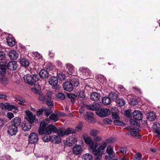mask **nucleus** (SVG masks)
I'll return each mask as SVG.
<instances>
[{
    "mask_svg": "<svg viewBox=\"0 0 160 160\" xmlns=\"http://www.w3.org/2000/svg\"><path fill=\"white\" fill-rule=\"evenodd\" d=\"M47 124L44 122H42L40 125V127L38 129V131L40 135H43L42 136V138L43 141L44 142H48L50 140V138L49 136L48 138V135H49L51 133L47 134L45 133L44 132L47 131L46 129L47 128L46 127Z\"/></svg>",
    "mask_w": 160,
    "mask_h": 160,
    "instance_id": "nucleus-1",
    "label": "nucleus"
},
{
    "mask_svg": "<svg viewBox=\"0 0 160 160\" xmlns=\"http://www.w3.org/2000/svg\"><path fill=\"white\" fill-rule=\"evenodd\" d=\"M45 133L48 134L51 133L52 132L54 133H57L59 137H63L64 136V129L62 128L58 129L54 125L50 124L47 126V128L46 129Z\"/></svg>",
    "mask_w": 160,
    "mask_h": 160,
    "instance_id": "nucleus-2",
    "label": "nucleus"
},
{
    "mask_svg": "<svg viewBox=\"0 0 160 160\" xmlns=\"http://www.w3.org/2000/svg\"><path fill=\"white\" fill-rule=\"evenodd\" d=\"M85 142L89 145V150L91 152H92L94 150H97V143H94L90 137H87L84 138Z\"/></svg>",
    "mask_w": 160,
    "mask_h": 160,
    "instance_id": "nucleus-3",
    "label": "nucleus"
},
{
    "mask_svg": "<svg viewBox=\"0 0 160 160\" xmlns=\"http://www.w3.org/2000/svg\"><path fill=\"white\" fill-rule=\"evenodd\" d=\"M104 147L103 146H99L96 150L93 151L92 153L96 156L95 160H102V155L105 150H104Z\"/></svg>",
    "mask_w": 160,
    "mask_h": 160,
    "instance_id": "nucleus-4",
    "label": "nucleus"
},
{
    "mask_svg": "<svg viewBox=\"0 0 160 160\" xmlns=\"http://www.w3.org/2000/svg\"><path fill=\"white\" fill-rule=\"evenodd\" d=\"M23 78L25 82L30 85L35 84L36 82L38 80L36 75L32 76L29 74L25 76Z\"/></svg>",
    "mask_w": 160,
    "mask_h": 160,
    "instance_id": "nucleus-5",
    "label": "nucleus"
},
{
    "mask_svg": "<svg viewBox=\"0 0 160 160\" xmlns=\"http://www.w3.org/2000/svg\"><path fill=\"white\" fill-rule=\"evenodd\" d=\"M26 115L25 118L31 124L38 121V119L36 118L35 116L33 113L29 110H26L25 111Z\"/></svg>",
    "mask_w": 160,
    "mask_h": 160,
    "instance_id": "nucleus-6",
    "label": "nucleus"
},
{
    "mask_svg": "<svg viewBox=\"0 0 160 160\" xmlns=\"http://www.w3.org/2000/svg\"><path fill=\"white\" fill-rule=\"evenodd\" d=\"M82 77L84 79L90 78V75L91 74V72L87 68H80L79 69Z\"/></svg>",
    "mask_w": 160,
    "mask_h": 160,
    "instance_id": "nucleus-7",
    "label": "nucleus"
},
{
    "mask_svg": "<svg viewBox=\"0 0 160 160\" xmlns=\"http://www.w3.org/2000/svg\"><path fill=\"white\" fill-rule=\"evenodd\" d=\"M97 115L101 118H104L109 115L110 111L109 109L101 108L96 112Z\"/></svg>",
    "mask_w": 160,
    "mask_h": 160,
    "instance_id": "nucleus-8",
    "label": "nucleus"
},
{
    "mask_svg": "<svg viewBox=\"0 0 160 160\" xmlns=\"http://www.w3.org/2000/svg\"><path fill=\"white\" fill-rule=\"evenodd\" d=\"M101 106V103L100 102H93L92 104L86 105L87 109L90 110H96L98 109Z\"/></svg>",
    "mask_w": 160,
    "mask_h": 160,
    "instance_id": "nucleus-9",
    "label": "nucleus"
},
{
    "mask_svg": "<svg viewBox=\"0 0 160 160\" xmlns=\"http://www.w3.org/2000/svg\"><path fill=\"white\" fill-rule=\"evenodd\" d=\"M18 131V127L15 126L14 125L11 124L8 127V133L11 136L15 135L17 132Z\"/></svg>",
    "mask_w": 160,
    "mask_h": 160,
    "instance_id": "nucleus-10",
    "label": "nucleus"
},
{
    "mask_svg": "<svg viewBox=\"0 0 160 160\" xmlns=\"http://www.w3.org/2000/svg\"><path fill=\"white\" fill-rule=\"evenodd\" d=\"M38 140V137L37 134L35 133H32L28 137V141L32 144L37 143Z\"/></svg>",
    "mask_w": 160,
    "mask_h": 160,
    "instance_id": "nucleus-11",
    "label": "nucleus"
},
{
    "mask_svg": "<svg viewBox=\"0 0 160 160\" xmlns=\"http://www.w3.org/2000/svg\"><path fill=\"white\" fill-rule=\"evenodd\" d=\"M126 128L128 130H131L130 132H127L126 133L127 135H132L133 137L138 138H140L141 136L139 135L138 132L135 129H132L131 126L128 127Z\"/></svg>",
    "mask_w": 160,
    "mask_h": 160,
    "instance_id": "nucleus-12",
    "label": "nucleus"
},
{
    "mask_svg": "<svg viewBox=\"0 0 160 160\" xmlns=\"http://www.w3.org/2000/svg\"><path fill=\"white\" fill-rule=\"evenodd\" d=\"M84 119L87 121L91 123H95L96 120L94 118L93 114L91 112H87L86 114L84 116Z\"/></svg>",
    "mask_w": 160,
    "mask_h": 160,
    "instance_id": "nucleus-13",
    "label": "nucleus"
},
{
    "mask_svg": "<svg viewBox=\"0 0 160 160\" xmlns=\"http://www.w3.org/2000/svg\"><path fill=\"white\" fill-rule=\"evenodd\" d=\"M6 63V67L9 69L11 70H14L17 68L18 64L17 62L14 61H11Z\"/></svg>",
    "mask_w": 160,
    "mask_h": 160,
    "instance_id": "nucleus-14",
    "label": "nucleus"
},
{
    "mask_svg": "<svg viewBox=\"0 0 160 160\" xmlns=\"http://www.w3.org/2000/svg\"><path fill=\"white\" fill-rule=\"evenodd\" d=\"M38 97L39 100L44 101H46L48 97L49 99L51 98V95L50 92H47L45 96H44L43 93L41 92H39Z\"/></svg>",
    "mask_w": 160,
    "mask_h": 160,
    "instance_id": "nucleus-15",
    "label": "nucleus"
},
{
    "mask_svg": "<svg viewBox=\"0 0 160 160\" xmlns=\"http://www.w3.org/2000/svg\"><path fill=\"white\" fill-rule=\"evenodd\" d=\"M64 89L68 92H71L73 89V87L71 82L69 81L64 82L63 84Z\"/></svg>",
    "mask_w": 160,
    "mask_h": 160,
    "instance_id": "nucleus-16",
    "label": "nucleus"
},
{
    "mask_svg": "<svg viewBox=\"0 0 160 160\" xmlns=\"http://www.w3.org/2000/svg\"><path fill=\"white\" fill-rule=\"evenodd\" d=\"M82 150V148L81 145L76 144L73 147L72 149L73 153L76 155L81 153Z\"/></svg>",
    "mask_w": 160,
    "mask_h": 160,
    "instance_id": "nucleus-17",
    "label": "nucleus"
},
{
    "mask_svg": "<svg viewBox=\"0 0 160 160\" xmlns=\"http://www.w3.org/2000/svg\"><path fill=\"white\" fill-rule=\"evenodd\" d=\"M6 65V62L2 61L0 62V74L2 76L6 73L7 68Z\"/></svg>",
    "mask_w": 160,
    "mask_h": 160,
    "instance_id": "nucleus-18",
    "label": "nucleus"
},
{
    "mask_svg": "<svg viewBox=\"0 0 160 160\" xmlns=\"http://www.w3.org/2000/svg\"><path fill=\"white\" fill-rule=\"evenodd\" d=\"M133 117L134 119L138 120H141L142 118V115L141 112L138 110H135L132 113Z\"/></svg>",
    "mask_w": 160,
    "mask_h": 160,
    "instance_id": "nucleus-19",
    "label": "nucleus"
},
{
    "mask_svg": "<svg viewBox=\"0 0 160 160\" xmlns=\"http://www.w3.org/2000/svg\"><path fill=\"white\" fill-rule=\"evenodd\" d=\"M115 138H111L105 140V141L102 142L100 146H103L104 148V150L106 147L108 143H113L115 141Z\"/></svg>",
    "mask_w": 160,
    "mask_h": 160,
    "instance_id": "nucleus-20",
    "label": "nucleus"
},
{
    "mask_svg": "<svg viewBox=\"0 0 160 160\" xmlns=\"http://www.w3.org/2000/svg\"><path fill=\"white\" fill-rule=\"evenodd\" d=\"M50 138V140L52 143L55 144H58L61 142V139L60 138L55 135H53L51 136H49Z\"/></svg>",
    "mask_w": 160,
    "mask_h": 160,
    "instance_id": "nucleus-21",
    "label": "nucleus"
},
{
    "mask_svg": "<svg viewBox=\"0 0 160 160\" xmlns=\"http://www.w3.org/2000/svg\"><path fill=\"white\" fill-rule=\"evenodd\" d=\"M8 56L11 59H16L18 57V53L14 50H11L8 53Z\"/></svg>",
    "mask_w": 160,
    "mask_h": 160,
    "instance_id": "nucleus-22",
    "label": "nucleus"
},
{
    "mask_svg": "<svg viewBox=\"0 0 160 160\" xmlns=\"http://www.w3.org/2000/svg\"><path fill=\"white\" fill-rule=\"evenodd\" d=\"M7 42L8 46L13 47L15 45L16 43L15 40L13 37H8L7 38Z\"/></svg>",
    "mask_w": 160,
    "mask_h": 160,
    "instance_id": "nucleus-23",
    "label": "nucleus"
},
{
    "mask_svg": "<svg viewBox=\"0 0 160 160\" xmlns=\"http://www.w3.org/2000/svg\"><path fill=\"white\" fill-rule=\"evenodd\" d=\"M58 80L57 77H52L49 80V83L53 86H56L58 83Z\"/></svg>",
    "mask_w": 160,
    "mask_h": 160,
    "instance_id": "nucleus-24",
    "label": "nucleus"
},
{
    "mask_svg": "<svg viewBox=\"0 0 160 160\" xmlns=\"http://www.w3.org/2000/svg\"><path fill=\"white\" fill-rule=\"evenodd\" d=\"M12 125L18 127L20 124L21 122V120L20 118L16 117L12 119Z\"/></svg>",
    "mask_w": 160,
    "mask_h": 160,
    "instance_id": "nucleus-25",
    "label": "nucleus"
},
{
    "mask_svg": "<svg viewBox=\"0 0 160 160\" xmlns=\"http://www.w3.org/2000/svg\"><path fill=\"white\" fill-rule=\"evenodd\" d=\"M11 105L8 103H6L4 104L1 103L0 104V107L2 109H6L9 111H11V108L13 107V106H11Z\"/></svg>",
    "mask_w": 160,
    "mask_h": 160,
    "instance_id": "nucleus-26",
    "label": "nucleus"
},
{
    "mask_svg": "<svg viewBox=\"0 0 160 160\" xmlns=\"http://www.w3.org/2000/svg\"><path fill=\"white\" fill-rule=\"evenodd\" d=\"M67 66L66 70L69 74H72L74 71V67L73 66L70 64H66Z\"/></svg>",
    "mask_w": 160,
    "mask_h": 160,
    "instance_id": "nucleus-27",
    "label": "nucleus"
},
{
    "mask_svg": "<svg viewBox=\"0 0 160 160\" xmlns=\"http://www.w3.org/2000/svg\"><path fill=\"white\" fill-rule=\"evenodd\" d=\"M100 94L97 92H94L91 94L90 98L93 101H97L100 99Z\"/></svg>",
    "mask_w": 160,
    "mask_h": 160,
    "instance_id": "nucleus-28",
    "label": "nucleus"
},
{
    "mask_svg": "<svg viewBox=\"0 0 160 160\" xmlns=\"http://www.w3.org/2000/svg\"><path fill=\"white\" fill-rule=\"evenodd\" d=\"M102 101L103 104L105 105L110 104L111 102L110 98L108 97H103Z\"/></svg>",
    "mask_w": 160,
    "mask_h": 160,
    "instance_id": "nucleus-29",
    "label": "nucleus"
},
{
    "mask_svg": "<svg viewBox=\"0 0 160 160\" xmlns=\"http://www.w3.org/2000/svg\"><path fill=\"white\" fill-rule=\"evenodd\" d=\"M39 75L42 78L47 77L48 76V72L44 69L40 70L39 73Z\"/></svg>",
    "mask_w": 160,
    "mask_h": 160,
    "instance_id": "nucleus-30",
    "label": "nucleus"
},
{
    "mask_svg": "<svg viewBox=\"0 0 160 160\" xmlns=\"http://www.w3.org/2000/svg\"><path fill=\"white\" fill-rule=\"evenodd\" d=\"M20 62L21 64L24 67H28L29 66V63L28 60L25 58H22L21 59Z\"/></svg>",
    "mask_w": 160,
    "mask_h": 160,
    "instance_id": "nucleus-31",
    "label": "nucleus"
},
{
    "mask_svg": "<svg viewBox=\"0 0 160 160\" xmlns=\"http://www.w3.org/2000/svg\"><path fill=\"white\" fill-rule=\"evenodd\" d=\"M148 118L149 121H153L156 119V116L154 112H151L149 113Z\"/></svg>",
    "mask_w": 160,
    "mask_h": 160,
    "instance_id": "nucleus-32",
    "label": "nucleus"
},
{
    "mask_svg": "<svg viewBox=\"0 0 160 160\" xmlns=\"http://www.w3.org/2000/svg\"><path fill=\"white\" fill-rule=\"evenodd\" d=\"M16 99L18 100L19 102H18V104L22 105H25V100L22 97L20 96H17L16 98Z\"/></svg>",
    "mask_w": 160,
    "mask_h": 160,
    "instance_id": "nucleus-33",
    "label": "nucleus"
},
{
    "mask_svg": "<svg viewBox=\"0 0 160 160\" xmlns=\"http://www.w3.org/2000/svg\"><path fill=\"white\" fill-rule=\"evenodd\" d=\"M70 82L72 86L75 87H77L79 84L78 80L74 77L71 78Z\"/></svg>",
    "mask_w": 160,
    "mask_h": 160,
    "instance_id": "nucleus-34",
    "label": "nucleus"
},
{
    "mask_svg": "<svg viewBox=\"0 0 160 160\" xmlns=\"http://www.w3.org/2000/svg\"><path fill=\"white\" fill-rule=\"evenodd\" d=\"M99 132V131L97 130L92 129L90 131L89 134L91 136L95 137L98 134Z\"/></svg>",
    "mask_w": 160,
    "mask_h": 160,
    "instance_id": "nucleus-35",
    "label": "nucleus"
},
{
    "mask_svg": "<svg viewBox=\"0 0 160 160\" xmlns=\"http://www.w3.org/2000/svg\"><path fill=\"white\" fill-rule=\"evenodd\" d=\"M118 97L117 94L114 92H111L108 95V97L111 100H116L118 98Z\"/></svg>",
    "mask_w": 160,
    "mask_h": 160,
    "instance_id": "nucleus-36",
    "label": "nucleus"
},
{
    "mask_svg": "<svg viewBox=\"0 0 160 160\" xmlns=\"http://www.w3.org/2000/svg\"><path fill=\"white\" fill-rule=\"evenodd\" d=\"M51 108H43V112L47 117H48L49 115L52 112V111L51 110Z\"/></svg>",
    "mask_w": 160,
    "mask_h": 160,
    "instance_id": "nucleus-37",
    "label": "nucleus"
},
{
    "mask_svg": "<svg viewBox=\"0 0 160 160\" xmlns=\"http://www.w3.org/2000/svg\"><path fill=\"white\" fill-rule=\"evenodd\" d=\"M83 160H92V155L90 153H86L83 156Z\"/></svg>",
    "mask_w": 160,
    "mask_h": 160,
    "instance_id": "nucleus-38",
    "label": "nucleus"
},
{
    "mask_svg": "<svg viewBox=\"0 0 160 160\" xmlns=\"http://www.w3.org/2000/svg\"><path fill=\"white\" fill-rule=\"evenodd\" d=\"M116 102L117 104L120 107L123 106L125 104V101L122 98L116 100Z\"/></svg>",
    "mask_w": 160,
    "mask_h": 160,
    "instance_id": "nucleus-39",
    "label": "nucleus"
},
{
    "mask_svg": "<svg viewBox=\"0 0 160 160\" xmlns=\"http://www.w3.org/2000/svg\"><path fill=\"white\" fill-rule=\"evenodd\" d=\"M3 76H2V77H0V82L3 84L4 85H6L8 83V79L5 78Z\"/></svg>",
    "mask_w": 160,
    "mask_h": 160,
    "instance_id": "nucleus-40",
    "label": "nucleus"
},
{
    "mask_svg": "<svg viewBox=\"0 0 160 160\" xmlns=\"http://www.w3.org/2000/svg\"><path fill=\"white\" fill-rule=\"evenodd\" d=\"M51 98L49 99L48 97L46 99V103L49 107V108H52L53 107L54 105L53 102L50 100Z\"/></svg>",
    "mask_w": 160,
    "mask_h": 160,
    "instance_id": "nucleus-41",
    "label": "nucleus"
},
{
    "mask_svg": "<svg viewBox=\"0 0 160 160\" xmlns=\"http://www.w3.org/2000/svg\"><path fill=\"white\" fill-rule=\"evenodd\" d=\"M50 120L53 121L54 122L57 121L58 120V117L57 114H52L49 116Z\"/></svg>",
    "mask_w": 160,
    "mask_h": 160,
    "instance_id": "nucleus-42",
    "label": "nucleus"
},
{
    "mask_svg": "<svg viewBox=\"0 0 160 160\" xmlns=\"http://www.w3.org/2000/svg\"><path fill=\"white\" fill-rule=\"evenodd\" d=\"M57 76L58 78L61 81L64 80L66 78V76L62 72H61L58 74L57 75Z\"/></svg>",
    "mask_w": 160,
    "mask_h": 160,
    "instance_id": "nucleus-43",
    "label": "nucleus"
},
{
    "mask_svg": "<svg viewBox=\"0 0 160 160\" xmlns=\"http://www.w3.org/2000/svg\"><path fill=\"white\" fill-rule=\"evenodd\" d=\"M56 96L57 98L61 100H64L66 97L65 95L62 93H58Z\"/></svg>",
    "mask_w": 160,
    "mask_h": 160,
    "instance_id": "nucleus-44",
    "label": "nucleus"
},
{
    "mask_svg": "<svg viewBox=\"0 0 160 160\" xmlns=\"http://www.w3.org/2000/svg\"><path fill=\"white\" fill-rule=\"evenodd\" d=\"M64 135H68L69 134L72 133L74 132V131L72 128H67L66 130H64Z\"/></svg>",
    "mask_w": 160,
    "mask_h": 160,
    "instance_id": "nucleus-45",
    "label": "nucleus"
},
{
    "mask_svg": "<svg viewBox=\"0 0 160 160\" xmlns=\"http://www.w3.org/2000/svg\"><path fill=\"white\" fill-rule=\"evenodd\" d=\"M30 123H27L25 124L22 127V129L24 131H28L31 128Z\"/></svg>",
    "mask_w": 160,
    "mask_h": 160,
    "instance_id": "nucleus-46",
    "label": "nucleus"
},
{
    "mask_svg": "<svg viewBox=\"0 0 160 160\" xmlns=\"http://www.w3.org/2000/svg\"><path fill=\"white\" fill-rule=\"evenodd\" d=\"M106 151L108 154L112 155L113 152V147L111 146H108L107 148Z\"/></svg>",
    "mask_w": 160,
    "mask_h": 160,
    "instance_id": "nucleus-47",
    "label": "nucleus"
},
{
    "mask_svg": "<svg viewBox=\"0 0 160 160\" xmlns=\"http://www.w3.org/2000/svg\"><path fill=\"white\" fill-rule=\"evenodd\" d=\"M33 56L34 58V59L36 60L41 59L42 57L41 55L39 54L37 52L33 53Z\"/></svg>",
    "mask_w": 160,
    "mask_h": 160,
    "instance_id": "nucleus-48",
    "label": "nucleus"
},
{
    "mask_svg": "<svg viewBox=\"0 0 160 160\" xmlns=\"http://www.w3.org/2000/svg\"><path fill=\"white\" fill-rule=\"evenodd\" d=\"M130 124L131 125H136L138 126H139L140 125L134 119H130Z\"/></svg>",
    "mask_w": 160,
    "mask_h": 160,
    "instance_id": "nucleus-49",
    "label": "nucleus"
},
{
    "mask_svg": "<svg viewBox=\"0 0 160 160\" xmlns=\"http://www.w3.org/2000/svg\"><path fill=\"white\" fill-rule=\"evenodd\" d=\"M142 156L141 154L138 153L134 155L135 160H141Z\"/></svg>",
    "mask_w": 160,
    "mask_h": 160,
    "instance_id": "nucleus-50",
    "label": "nucleus"
},
{
    "mask_svg": "<svg viewBox=\"0 0 160 160\" xmlns=\"http://www.w3.org/2000/svg\"><path fill=\"white\" fill-rule=\"evenodd\" d=\"M82 128V123H80L76 127L75 130L78 132L81 131Z\"/></svg>",
    "mask_w": 160,
    "mask_h": 160,
    "instance_id": "nucleus-51",
    "label": "nucleus"
},
{
    "mask_svg": "<svg viewBox=\"0 0 160 160\" xmlns=\"http://www.w3.org/2000/svg\"><path fill=\"white\" fill-rule=\"evenodd\" d=\"M46 67L47 69L51 70L52 69V65L50 62H47L45 64Z\"/></svg>",
    "mask_w": 160,
    "mask_h": 160,
    "instance_id": "nucleus-52",
    "label": "nucleus"
},
{
    "mask_svg": "<svg viewBox=\"0 0 160 160\" xmlns=\"http://www.w3.org/2000/svg\"><path fill=\"white\" fill-rule=\"evenodd\" d=\"M153 133L157 137H160V130L159 128L154 130Z\"/></svg>",
    "mask_w": 160,
    "mask_h": 160,
    "instance_id": "nucleus-53",
    "label": "nucleus"
},
{
    "mask_svg": "<svg viewBox=\"0 0 160 160\" xmlns=\"http://www.w3.org/2000/svg\"><path fill=\"white\" fill-rule=\"evenodd\" d=\"M78 95V99L80 100H83L84 99L85 96L83 94L82 92H80Z\"/></svg>",
    "mask_w": 160,
    "mask_h": 160,
    "instance_id": "nucleus-54",
    "label": "nucleus"
},
{
    "mask_svg": "<svg viewBox=\"0 0 160 160\" xmlns=\"http://www.w3.org/2000/svg\"><path fill=\"white\" fill-rule=\"evenodd\" d=\"M103 122L105 124H110L112 122V121L111 119L105 118L103 120Z\"/></svg>",
    "mask_w": 160,
    "mask_h": 160,
    "instance_id": "nucleus-55",
    "label": "nucleus"
},
{
    "mask_svg": "<svg viewBox=\"0 0 160 160\" xmlns=\"http://www.w3.org/2000/svg\"><path fill=\"white\" fill-rule=\"evenodd\" d=\"M11 106H13L14 107H11L10 108L11 109V111L13 109H14L13 112L15 113H17L18 112V107L14 105H11Z\"/></svg>",
    "mask_w": 160,
    "mask_h": 160,
    "instance_id": "nucleus-56",
    "label": "nucleus"
},
{
    "mask_svg": "<svg viewBox=\"0 0 160 160\" xmlns=\"http://www.w3.org/2000/svg\"><path fill=\"white\" fill-rule=\"evenodd\" d=\"M125 115L127 117L131 118L132 117V114L131 111L129 110H126L125 111Z\"/></svg>",
    "mask_w": 160,
    "mask_h": 160,
    "instance_id": "nucleus-57",
    "label": "nucleus"
},
{
    "mask_svg": "<svg viewBox=\"0 0 160 160\" xmlns=\"http://www.w3.org/2000/svg\"><path fill=\"white\" fill-rule=\"evenodd\" d=\"M113 122L115 124L117 125L122 126L123 124H124V123L118 120H114Z\"/></svg>",
    "mask_w": 160,
    "mask_h": 160,
    "instance_id": "nucleus-58",
    "label": "nucleus"
},
{
    "mask_svg": "<svg viewBox=\"0 0 160 160\" xmlns=\"http://www.w3.org/2000/svg\"><path fill=\"white\" fill-rule=\"evenodd\" d=\"M120 151L122 154H125L126 153L127 148L125 147H121L120 148Z\"/></svg>",
    "mask_w": 160,
    "mask_h": 160,
    "instance_id": "nucleus-59",
    "label": "nucleus"
},
{
    "mask_svg": "<svg viewBox=\"0 0 160 160\" xmlns=\"http://www.w3.org/2000/svg\"><path fill=\"white\" fill-rule=\"evenodd\" d=\"M5 57V53L3 52H0V60H4Z\"/></svg>",
    "mask_w": 160,
    "mask_h": 160,
    "instance_id": "nucleus-60",
    "label": "nucleus"
},
{
    "mask_svg": "<svg viewBox=\"0 0 160 160\" xmlns=\"http://www.w3.org/2000/svg\"><path fill=\"white\" fill-rule=\"evenodd\" d=\"M112 118L114 119L118 120L119 118V117L116 113H113L112 115Z\"/></svg>",
    "mask_w": 160,
    "mask_h": 160,
    "instance_id": "nucleus-61",
    "label": "nucleus"
},
{
    "mask_svg": "<svg viewBox=\"0 0 160 160\" xmlns=\"http://www.w3.org/2000/svg\"><path fill=\"white\" fill-rule=\"evenodd\" d=\"M7 117L10 119H11L14 117L13 114L11 112L8 113L7 115Z\"/></svg>",
    "mask_w": 160,
    "mask_h": 160,
    "instance_id": "nucleus-62",
    "label": "nucleus"
},
{
    "mask_svg": "<svg viewBox=\"0 0 160 160\" xmlns=\"http://www.w3.org/2000/svg\"><path fill=\"white\" fill-rule=\"evenodd\" d=\"M31 91L33 92L36 94H39L40 92H41L35 88H32L31 89Z\"/></svg>",
    "mask_w": 160,
    "mask_h": 160,
    "instance_id": "nucleus-63",
    "label": "nucleus"
},
{
    "mask_svg": "<svg viewBox=\"0 0 160 160\" xmlns=\"http://www.w3.org/2000/svg\"><path fill=\"white\" fill-rule=\"evenodd\" d=\"M3 160H11V158L10 156L6 155L3 157Z\"/></svg>",
    "mask_w": 160,
    "mask_h": 160,
    "instance_id": "nucleus-64",
    "label": "nucleus"
}]
</instances>
